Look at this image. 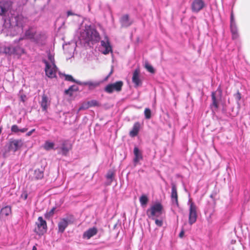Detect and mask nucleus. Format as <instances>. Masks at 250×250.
Masks as SVG:
<instances>
[{
	"label": "nucleus",
	"mask_w": 250,
	"mask_h": 250,
	"mask_svg": "<svg viewBox=\"0 0 250 250\" xmlns=\"http://www.w3.org/2000/svg\"><path fill=\"white\" fill-rule=\"evenodd\" d=\"M133 153L134 154L133 162L136 166L140 160L143 159V155L141 151L137 147H134Z\"/></svg>",
	"instance_id": "16"
},
{
	"label": "nucleus",
	"mask_w": 250,
	"mask_h": 250,
	"mask_svg": "<svg viewBox=\"0 0 250 250\" xmlns=\"http://www.w3.org/2000/svg\"><path fill=\"white\" fill-rule=\"evenodd\" d=\"M140 128V124L139 122L135 123L133 126L132 130L129 132L131 137H135L137 135Z\"/></svg>",
	"instance_id": "26"
},
{
	"label": "nucleus",
	"mask_w": 250,
	"mask_h": 250,
	"mask_svg": "<svg viewBox=\"0 0 250 250\" xmlns=\"http://www.w3.org/2000/svg\"><path fill=\"white\" fill-rule=\"evenodd\" d=\"M171 199L172 204L178 207L179 204L177 188L176 185L174 184H172L171 185Z\"/></svg>",
	"instance_id": "15"
},
{
	"label": "nucleus",
	"mask_w": 250,
	"mask_h": 250,
	"mask_svg": "<svg viewBox=\"0 0 250 250\" xmlns=\"http://www.w3.org/2000/svg\"><path fill=\"white\" fill-rule=\"evenodd\" d=\"M45 39V35L41 33H36L35 36L32 39V42L38 44H42L43 43V42Z\"/></svg>",
	"instance_id": "18"
},
{
	"label": "nucleus",
	"mask_w": 250,
	"mask_h": 250,
	"mask_svg": "<svg viewBox=\"0 0 250 250\" xmlns=\"http://www.w3.org/2000/svg\"><path fill=\"white\" fill-rule=\"evenodd\" d=\"M47 56L48 60L45 59L42 60L45 65V74L49 78H55L56 77L58 68L55 63L54 55L53 53L49 52Z\"/></svg>",
	"instance_id": "4"
},
{
	"label": "nucleus",
	"mask_w": 250,
	"mask_h": 250,
	"mask_svg": "<svg viewBox=\"0 0 250 250\" xmlns=\"http://www.w3.org/2000/svg\"><path fill=\"white\" fill-rule=\"evenodd\" d=\"M234 96L237 102H239L241 98V94L239 92H237V93L234 95Z\"/></svg>",
	"instance_id": "39"
},
{
	"label": "nucleus",
	"mask_w": 250,
	"mask_h": 250,
	"mask_svg": "<svg viewBox=\"0 0 250 250\" xmlns=\"http://www.w3.org/2000/svg\"><path fill=\"white\" fill-rule=\"evenodd\" d=\"M23 39L24 38L22 37L20 38L18 40H15L14 42L15 45L11 44L8 46L0 47V53L19 57L24 53V50L17 44Z\"/></svg>",
	"instance_id": "3"
},
{
	"label": "nucleus",
	"mask_w": 250,
	"mask_h": 250,
	"mask_svg": "<svg viewBox=\"0 0 250 250\" xmlns=\"http://www.w3.org/2000/svg\"><path fill=\"white\" fill-rule=\"evenodd\" d=\"M48 104L47 97L45 95H43L42 96L41 102V107L43 111L47 110Z\"/></svg>",
	"instance_id": "28"
},
{
	"label": "nucleus",
	"mask_w": 250,
	"mask_h": 250,
	"mask_svg": "<svg viewBox=\"0 0 250 250\" xmlns=\"http://www.w3.org/2000/svg\"><path fill=\"white\" fill-rule=\"evenodd\" d=\"M188 205L189 206L188 223L192 225L197 221V207L190 198L188 199Z\"/></svg>",
	"instance_id": "6"
},
{
	"label": "nucleus",
	"mask_w": 250,
	"mask_h": 250,
	"mask_svg": "<svg viewBox=\"0 0 250 250\" xmlns=\"http://www.w3.org/2000/svg\"><path fill=\"white\" fill-rule=\"evenodd\" d=\"M140 73L139 69H136L133 73L132 81L134 83L135 87H138L142 84V81L140 78Z\"/></svg>",
	"instance_id": "14"
},
{
	"label": "nucleus",
	"mask_w": 250,
	"mask_h": 250,
	"mask_svg": "<svg viewBox=\"0 0 250 250\" xmlns=\"http://www.w3.org/2000/svg\"><path fill=\"white\" fill-rule=\"evenodd\" d=\"M139 201L141 206L142 207L144 208L146 206V205L148 201V198L146 195L143 194L140 197Z\"/></svg>",
	"instance_id": "29"
},
{
	"label": "nucleus",
	"mask_w": 250,
	"mask_h": 250,
	"mask_svg": "<svg viewBox=\"0 0 250 250\" xmlns=\"http://www.w3.org/2000/svg\"><path fill=\"white\" fill-rule=\"evenodd\" d=\"M106 178L108 180H110V183L112 181L113 177H114V173L112 171H109L107 173L106 175Z\"/></svg>",
	"instance_id": "37"
},
{
	"label": "nucleus",
	"mask_w": 250,
	"mask_h": 250,
	"mask_svg": "<svg viewBox=\"0 0 250 250\" xmlns=\"http://www.w3.org/2000/svg\"><path fill=\"white\" fill-rule=\"evenodd\" d=\"M100 51L104 54H108L112 52V46L108 38L106 36L101 41Z\"/></svg>",
	"instance_id": "8"
},
{
	"label": "nucleus",
	"mask_w": 250,
	"mask_h": 250,
	"mask_svg": "<svg viewBox=\"0 0 250 250\" xmlns=\"http://www.w3.org/2000/svg\"><path fill=\"white\" fill-rule=\"evenodd\" d=\"M163 207L159 202L153 204L146 210V213L150 219H155V217H159L162 214Z\"/></svg>",
	"instance_id": "5"
},
{
	"label": "nucleus",
	"mask_w": 250,
	"mask_h": 250,
	"mask_svg": "<svg viewBox=\"0 0 250 250\" xmlns=\"http://www.w3.org/2000/svg\"><path fill=\"white\" fill-rule=\"evenodd\" d=\"M11 211V208L9 206H6L1 209L0 212L2 215L7 216L10 214Z\"/></svg>",
	"instance_id": "31"
},
{
	"label": "nucleus",
	"mask_w": 250,
	"mask_h": 250,
	"mask_svg": "<svg viewBox=\"0 0 250 250\" xmlns=\"http://www.w3.org/2000/svg\"><path fill=\"white\" fill-rule=\"evenodd\" d=\"M44 176V168L36 169L34 171L33 178L35 180L42 179Z\"/></svg>",
	"instance_id": "23"
},
{
	"label": "nucleus",
	"mask_w": 250,
	"mask_h": 250,
	"mask_svg": "<svg viewBox=\"0 0 250 250\" xmlns=\"http://www.w3.org/2000/svg\"><path fill=\"white\" fill-rule=\"evenodd\" d=\"M21 196L23 197L24 200H26L27 198L28 194L26 192H24L22 193Z\"/></svg>",
	"instance_id": "42"
},
{
	"label": "nucleus",
	"mask_w": 250,
	"mask_h": 250,
	"mask_svg": "<svg viewBox=\"0 0 250 250\" xmlns=\"http://www.w3.org/2000/svg\"><path fill=\"white\" fill-rule=\"evenodd\" d=\"M11 131L14 133H18V132H20V128H19L18 126L17 125H13L11 126Z\"/></svg>",
	"instance_id": "38"
},
{
	"label": "nucleus",
	"mask_w": 250,
	"mask_h": 250,
	"mask_svg": "<svg viewBox=\"0 0 250 250\" xmlns=\"http://www.w3.org/2000/svg\"><path fill=\"white\" fill-rule=\"evenodd\" d=\"M37 227L35 229L34 231L39 235H42L45 233L47 229V224L42 216L38 218L37 222H36Z\"/></svg>",
	"instance_id": "7"
},
{
	"label": "nucleus",
	"mask_w": 250,
	"mask_h": 250,
	"mask_svg": "<svg viewBox=\"0 0 250 250\" xmlns=\"http://www.w3.org/2000/svg\"><path fill=\"white\" fill-rule=\"evenodd\" d=\"M98 232V230L96 228L93 227L89 228L88 230L85 231L83 234V238L87 239H89L90 238L95 235Z\"/></svg>",
	"instance_id": "17"
},
{
	"label": "nucleus",
	"mask_w": 250,
	"mask_h": 250,
	"mask_svg": "<svg viewBox=\"0 0 250 250\" xmlns=\"http://www.w3.org/2000/svg\"><path fill=\"white\" fill-rule=\"evenodd\" d=\"M99 105V102L95 100H93L87 102L86 103L83 104L81 106L78 110L80 111L83 109L88 108L90 107L98 106Z\"/></svg>",
	"instance_id": "19"
},
{
	"label": "nucleus",
	"mask_w": 250,
	"mask_h": 250,
	"mask_svg": "<svg viewBox=\"0 0 250 250\" xmlns=\"http://www.w3.org/2000/svg\"><path fill=\"white\" fill-rule=\"evenodd\" d=\"M145 68L148 71L151 73H154V69L153 67L150 65L148 62H146L145 65Z\"/></svg>",
	"instance_id": "35"
},
{
	"label": "nucleus",
	"mask_w": 250,
	"mask_h": 250,
	"mask_svg": "<svg viewBox=\"0 0 250 250\" xmlns=\"http://www.w3.org/2000/svg\"><path fill=\"white\" fill-rule=\"evenodd\" d=\"M230 31L232 34V38L233 39H236L238 37V33L237 27L235 22L230 23Z\"/></svg>",
	"instance_id": "24"
},
{
	"label": "nucleus",
	"mask_w": 250,
	"mask_h": 250,
	"mask_svg": "<svg viewBox=\"0 0 250 250\" xmlns=\"http://www.w3.org/2000/svg\"><path fill=\"white\" fill-rule=\"evenodd\" d=\"M35 129H32L31 130H30V131L26 133V135L27 136H30V135H32V134L34 132H35Z\"/></svg>",
	"instance_id": "41"
},
{
	"label": "nucleus",
	"mask_w": 250,
	"mask_h": 250,
	"mask_svg": "<svg viewBox=\"0 0 250 250\" xmlns=\"http://www.w3.org/2000/svg\"><path fill=\"white\" fill-rule=\"evenodd\" d=\"M68 225V219L63 218L58 223V231L61 233L64 232L65 229Z\"/></svg>",
	"instance_id": "20"
},
{
	"label": "nucleus",
	"mask_w": 250,
	"mask_h": 250,
	"mask_svg": "<svg viewBox=\"0 0 250 250\" xmlns=\"http://www.w3.org/2000/svg\"><path fill=\"white\" fill-rule=\"evenodd\" d=\"M235 22L233 12H231L230 15V23Z\"/></svg>",
	"instance_id": "40"
},
{
	"label": "nucleus",
	"mask_w": 250,
	"mask_h": 250,
	"mask_svg": "<svg viewBox=\"0 0 250 250\" xmlns=\"http://www.w3.org/2000/svg\"><path fill=\"white\" fill-rule=\"evenodd\" d=\"M64 76L65 77V80L66 81L75 82L78 84H81V83L80 82L77 81L75 80H74L71 75L64 74Z\"/></svg>",
	"instance_id": "33"
},
{
	"label": "nucleus",
	"mask_w": 250,
	"mask_h": 250,
	"mask_svg": "<svg viewBox=\"0 0 250 250\" xmlns=\"http://www.w3.org/2000/svg\"><path fill=\"white\" fill-rule=\"evenodd\" d=\"M78 89V87L76 85H72L68 89L65 90V93L66 94H69L70 96L72 95V92L77 91Z\"/></svg>",
	"instance_id": "32"
},
{
	"label": "nucleus",
	"mask_w": 250,
	"mask_h": 250,
	"mask_svg": "<svg viewBox=\"0 0 250 250\" xmlns=\"http://www.w3.org/2000/svg\"><path fill=\"white\" fill-rule=\"evenodd\" d=\"M158 217H155V219H151L155 221V224L158 227L162 226L163 224V221L162 219H158Z\"/></svg>",
	"instance_id": "36"
},
{
	"label": "nucleus",
	"mask_w": 250,
	"mask_h": 250,
	"mask_svg": "<svg viewBox=\"0 0 250 250\" xmlns=\"http://www.w3.org/2000/svg\"><path fill=\"white\" fill-rule=\"evenodd\" d=\"M23 145V142L20 139H11L8 144V150L14 152L19 150Z\"/></svg>",
	"instance_id": "10"
},
{
	"label": "nucleus",
	"mask_w": 250,
	"mask_h": 250,
	"mask_svg": "<svg viewBox=\"0 0 250 250\" xmlns=\"http://www.w3.org/2000/svg\"><path fill=\"white\" fill-rule=\"evenodd\" d=\"M27 21V19L22 15L11 18L9 20L10 26L8 30L9 35L15 36L22 33Z\"/></svg>",
	"instance_id": "1"
},
{
	"label": "nucleus",
	"mask_w": 250,
	"mask_h": 250,
	"mask_svg": "<svg viewBox=\"0 0 250 250\" xmlns=\"http://www.w3.org/2000/svg\"><path fill=\"white\" fill-rule=\"evenodd\" d=\"M79 38L85 42H98L100 39L98 32L91 25L85 26L84 29L80 32Z\"/></svg>",
	"instance_id": "2"
},
{
	"label": "nucleus",
	"mask_w": 250,
	"mask_h": 250,
	"mask_svg": "<svg viewBox=\"0 0 250 250\" xmlns=\"http://www.w3.org/2000/svg\"><path fill=\"white\" fill-rule=\"evenodd\" d=\"M120 22L123 26L128 27L132 24L133 21L130 20L128 15H124L121 17Z\"/></svg>",
	"instance_id": "21"
},
{
	"label": "nucleus",
	"mask_w": 250,
	"mask_h": 250,
	"mask_svg": "<svg viewBox=\"0 0 250 250\" xmlns=\"http://www.w3.org/2000/svg\"><path fill=\"white\" fill-rule=\"evenodd\" d=\"M101 83V82L99 81H87L83 83H82L84 85H87L89 86V88H94L97 86H98Z\"/></svg>",
	"instance_id": "27"
},
{
	"label": "nucleus",
	"mask_w": 250,
	"mask_h": 250,
	"mask_svg": "<svg viewBox=\"0 0 250 250\" xmlns=\"http://www.w3.org/2000/svg\"><path fill=\"white\" fill-rule=\"evenodd\" d=\"M71 149V145L68 140L63 141L62 146L60 147V154L63 155H66L69 151Z\"/></svg>",
	"instance_id": "13"
},
{
	"label": "nucleus",
	"mask_w": 250,
	"mask_h": 250,
	"mask_svg": "<svg viewBox=\"0 0 250 250\" xmlns=\"http://www.w3.org/2000/svg\"><path fill=\"white\" fill-rule=\"evenodd\" d=\"M146 119H149L151 118V112L149 108H146L144 111Z\"/></svg>",
	"instance_id": "34"
},
{
	"label": "nucleus",
	"mask_w": 250,
	"mask_h": 250,
	"mask_svg": "<svg viewBox=\"0 0 250 250\" xmlns=\"http://www.w3.org/2000/svg\"><path fill=\"white\" fill-rule=\"evenodd\" d=\"M123 85V83L122 81L116 82L107 85L104 88V91L108 93H111L114 90L119 92L121 90Z\"/></svg>",
	"instance_id": "12"
},
{
	"label": "nucleus",
	"mask_w": 250,
	"mask_h": 250,
	"mask_svg": "<svg viewBox=\"0 0 250 250\" xmlns=\"http://www.w3.org/2000/svg\"><path fill=\"white\" fill-rule=\"evenodd\" d=\"M206 6L204 0H193L191 4V9L193 12L198 13Z\"/></svg>",
	"instance_id": "11"
},
{
	"label": "nucleus",
	"mask_w": 250,
	"mask_h": 250,
	"mask_svg": "<svg viewBox=\"0 0 250 250\" xmlns=\"http://www.w3.org/2000/svg\"><path fill=\"white\" fill-rule=\"evenodd\" d=\"M43 147L46 150H49L52 149H57V148H54V144L53 143L50 142L49 141L45 142V143Z\"/></svg>",
	"instance_id": "30"
},
{
	"label": "nucleus",
	"mask_w": 250,
	"mask_h": 250,
	"mask_svg": "<svg viewBox=\"0 0 250 250\" xmlns=\"http://www.w3.org/2000/svg\"><path fill=\"white\" fill-rule=\"evenodd\" d=\"M36 32L35 30L32 27H30L25 32L24 37L26 39L30 40L31 41L35 36Z\"/></svg>",
	"instance_id": "25"
},
{
	"label": "nucleus",
	"mask_w": 250,
	"mask_h": 250,
	"mask_svg": "<svg viewBox=\"0 0 250 250\" xmlns=\"http://www.w3.org/2000/svg\"><path fill=\"white\" fill-rule=\"evenodd\" d=\"M55 210V208H52L51 209V210L49 211V214L50 215H52L54 214V211Z\"/></svg>",
	"instance_id": "44"
},
{
	"label": "nucleus",
	"mask_w": 250,
	"mask_h": 250,
	"mask_svg": "<svg viewBox=\"0 0 250 250\" xmlns=\"http://www.w3.org/2000/svg\"><path fill=\"white\" fill-rule=\"evenodd\" d=\"M74 14L70 11H67V16H71V15H73Z\"/></svg>",
	"instance_id": "46"
},
{
	"label": "nucleus",
	"mask_w": 250,
	"mask_h": 250,
	"mask_svg": "<svg viewBox=\"0 0 250 250\" xmlns=\"http://www.w3.org/2000/svg\"><path fill=\"white\" fill-rule=\"evenodd\" d=\"M27 128H21V129H20V132H21L22 133H24L25 132H26L27 130Z\"/></svg>",
	"instance_id": "43"
},
{
	"label": "nucleus",
	"mask_w": 250,
	"mask_h": 250,
	"mask_svg": "<svg viewBox=\"0 0 250 250\" xmlns=\"http://www.w3.org/2000/svg\"><path fill=\"white\" fill-rule=\"evenodd\" d=\"M222 95V90L221 86H219L215 92L211 93L212 106L215 109H217L219 105V101L221 99Z\"/></svg>",
	"instance_id": "9"
},
{
	"label": "nucleus",
	"mask_w": 250,
	"mask_h": 250,
	"mask_svg": "<svg viewBox=\"0 0 250 250\" xmlns=\"http://www.w3.org/2000/svg\"><path fill=\"white\" fill-rule=\"evenodd\" d=\"M184 231L182 229L181 230V231L180 232V233H179V236L180 238H182L184 236Z\"/></svg>",
	"instance_id": "45"
},
{
	"label": "nucleus",
	"mask_w": 250,
	"mask_h": 250,
	"mask_svg": "<svg viewBox=\"0 0 250 250\" xmlns=\"http://www.w3.org/2000/svg\"><path fill=\"white\" fill-rule=\"evenodd\" d=\"M32 250H37V248L36 247V246H33V248H32Z\"/></svg>",
	"instance_id": "47"
},
{
	"label": "nucleus",
	"mask_w": 250,
	"mask_h": 250,
	"mask_svg": "<svg viewBox=\"0 0 250 250\" xmlns=\"http://www.w3.org/2000/svg\"><path fill=\"white\" fill-rule=\"evenodd\" d=\"M9 6V3L7 1H0V15H3L7 11Z\"/></svg>",
	"instance_id": "22"
}]
</instances>
